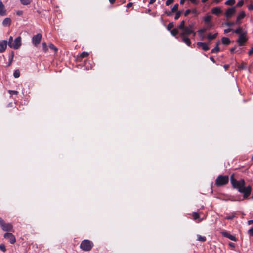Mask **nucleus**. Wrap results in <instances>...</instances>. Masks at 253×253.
Here are the masks:
<instances>
[{"label": "nucleus", "instance_id": "864d4df0", "mask_svg": "<svg viewBox=\"0 0 253 253\" xmlns=\"http://www.w3.org/2000/svg\"><path fill=\"white\" fill-rule=\"evenodd\" d=\"M229 246L234 249L235 247V244L232 242H230L229 243Z\"/></svg>", "mask_w": 253, "mask_h": 253}, {"label": "nucleus", "instance_id": "a19ab883", "mask_svg": "<svg viewBox=\"0 0 253 253\" xmlns=\"http://www.w3.org/2000/svg\"><path fill=\"white\" fill-rule=\"evenodd\" d=\"M0 249L3 252H5L6 250V247L5 245L3 244L0 245Z\"/></svg>", "mask_w": 253, "mask_h": 253}, {"label": "nucleus", "instance_id": "ea45409f", "mask_svg": "<svg viewBox=\"0 0 253 253\" xmlns=\"http://www.w3.org/2000/svg\"><path fill=\"white\" fill-rule=\"evenodd\" d=\"M248 234L250 237L253 236V227L248 231Z\"/></svg>", "mask_w": 253, "mask_h": 253}, {"label": "nucleus", "instance_id": "f3484780", "mask_svg": "<svg viewBox=\"0 0 253 253\" xmlns=\"http://www.w3.org/2000/svg\"><path fill=\"white\" fill-rule=\"evenodd\" d=\"M245 16V13L244 11H242L240 13L239 15L238 16L236 21L235 22L236 24H239V20L244 18Z\"/></svg>", "mask_w": 253, "mask_h": 253}, {"label": "nucleus", "instance_id": "8fccbe9b", "mask_svg": "<svg viewBox=\"0 0 253 253\" xmlns=\"http://www.w3.org/2000/svg\"><path fill=\"white\" fill-rule=\"evenodd\" d=\"M191 12V10L190 9L186 10L184 12V15L185 16H187L190 12Z\"/></svg>", "mask_w": 253, "mask_h": 253}, {"label": "nucleus", "instance_id": "37998d69", "mask_svg": "<svg viewBox=\"0 0 253 253\" xmlns=\"http://www.w3.org/2000/svg\"><path fill=\"white\" fill-rule=\"evenodd\" d=\"M174 2V0H167L166 2V5L169 6Z\"/></svg>", "mask_w": 253, "mask_h": 253}, {"label": "nucleus", "instance_id": "774afa93", "mask_svg": "<svg viewBox=\"0 0 253 253\" xmlns=\"http://www.w3.org/2000/svg\"><path fill=\"white\" fill-rule=\"evenodd\" d=\"M235 48H232V49H231L230 50V51L232 52V53H233L234 50H235Z\"/></svg>", "mask_w": 253, "mask_h": 253}, {"label": "nucleus", "instance_id": "423d86ee", "mask_svg": "<svg viewBox=\"0 0 253 253\" xmlns=\"http://www.w3.org/2000/svg\"><path fill=\"white\" fill-rule=\"evenodd\" d=\"M247 32H244V33L239 35L238 39L237 41V43L240 46H243L247 42V38L246 37Z\"/></svg>", "mask_w": 253, "mask_h": 253}, {"label": "nucleus", "instance_id": "6e6d98bb", "mask_svg": "<svg viewBox=\"0 0 253 253\" xmlns=\"http://www.w3.org/2000/svg\"><path fill=\"white\" fill-rule=\"evenodd\" d=\"M249 55H251L253 54V47L251 49V50L248 52Z\"/></svg>", "mask_w": 253, "mask_h": 253}, {"label": "nucleus", "instance_id": "4d7b16f0", "mask_svg": "<svg viewBox=\"0 0 253 253\" xmlns=\"http://www.w3.org/2000/svg\"><path fill=\"white\" fill-rule=\"evenodd\" d=\"M16 14L19 16L23 14V11L21 10H18L17 11Z\"/></svg>", "mask_w": 253, "mask_h": 253}, {"label": "nucleus", "instance_id": "6ab92c4d", "mask_svg": "<svg viewBox=\"0 0 253 253\" xmlns=\"http://www.w3.org/2000/svg\"><path fill=\"white\" fill-rule=\"evenodd\" d=\"M221 42L223 44L227 45L230 43L231 42L228 38L224 37L221 39Z\"/></svg>", "mask_w": 253, "mask_h": 253}, {"label": "nucleus", "instance_id": "0e129e2a", "mask_svg": "<svg viewBox=\"0 0 253 253\" xmlns=\"http://www.w3.org/2000/svg\"><path fill=\"white\" fill-rule=\"evenodd\" d=\"M186 0H180V4H183Z\"/></svg>", "mask_w": 253, "mask_h": 253}, {"label": "nucleus", "instance_id": "5701e85b", "mask_svg": "<svg viewBox=\"0 0 253 253\" xmlns=\"http://www.w3.org/2000/svg\"><path fill=\"white\" fill-rule=\"evenodd\" d=\"M197 240L201 242H205L206 240V238L205 236H202L200 235H197Z\"/></svg>", "mask_w": 253, "mask_h": 253}, {"label": "nucleus", "instance_id": "dca6fc26", "mask_svg": "<svg viewBox=\"0 0 253 253\" xmlns=\"http://www.w3.org/2000/svg\"><path fill=\"white\" fill-rule=\"evenodd\" d=\"M6 14V9L5 6L2 2L0 1V15L1 16H4Z\"/></svg>", "mask_w": 253, "mask_h": 253}, {"label": "nucleus", "instance_id": "13d9d810", "mask_svg": "<svg viewBox=\"0 0 253 253\" xmlns=\"http://www.w3.org/2000/svg\"><path fill=\"white\" fill-rule=\"evenodd\" d=\"M248 9L249 10H253V5L251 4L248 6Z\"/></svg>", "mask_w": 253, "mask_h": 253}, {"label": "nucleus", "instance_id": "09e8293b", "mask_svg": "<svg viewBox=\"0 0 253 253\" xmlns=\"http://www.w3.org/2000/svg\"><path fill=\"white\" fill-rule=\"evenodd\" d=\"M194 24L192 23V24H189L188 26H187L188 28H189L190 29L192 30H194Z\"/></svg>", "mask_w": 253, "mask_h": 253}, {"label": "nucleus", "instance_id": "e433bc0d", "mask_svg": "<svg viewBox=\"0 0 253 253\" xmlns=\"http://www.w3.org/2000/svg\"><path fill=\"white\" fill-rule=\"evenodd\" d=\"M235 214H232L231 215L227 216L225 217L224 218L226 220H231L233 219L235 217Z\"/></svg>", "mask_w": 253, "mask_h": 253}, {"label": "nucleus", "instance_id": "58836bf2", "mask_svg": "<svg viewBox=\"0 0 253 253\" xmlns=\"http://www.w3.org/2000/svg\"><path fill=\"white\" fill-rule=\"evenodd\" d=\"M43 49L45 52H46L48 50V48L46 43L44 42L42 43Z\"/></svg>", "mask_w": 253, "mask_h": 253}, {"label": "nucleus", "instance_id": "2f4dec72", "mask_svg": "<svg viewBox=\"0 0 253 253\" xmlns=\"http://www.w3.org/2000/svg\"><path fill=\"white\" fill-rule=\"evenodd\" d=\"M88 55H89V53L88 52L84 51V52H83L82 53H81V54H80V57H81L82 58H83L87 57Z\"/></svg>", "mask_w": 253, "mask_h": 253}, {"label": "nucleus", "instance_id": "4468645a", "mask_svg": "<svg viewBox=\"0 0 253 253\" xmlns=\"http://www.w3.org/2000/svg\"><path fill=\"white\" fill-rule=\"evenodd\" d=\"M182 38V40L187 46H190L191 41L190 39L188 37V36H180Z\"/></svg>", "mask_w": 253, "mask_h": 253}, {"label": "nucleus", "instance_id": "9b49d317", "mask_svg": "<svg viewBox=\"0 0 253 253\" xmlns=\"http://www.w3.org/2000/svg\"><path fill=\"white\" fill-rule=\"evenodd\" d=\"M182 32L180 34V36H188L193 32V30H192L188 28L187 27H184L182 30Z\"/></svg>", "mask_w": 253, "mask_h": 253}, {"label": "nucleus", "instance_id": "7ed1b4c3", "mask_svg": "<svg viewBox=\"0 0 253 253\" xmlns=\"http://www.w3.org/2000/svg\"><path fill=\"white\" fill-rule=\"evenodd\" d=\"M229 177L228 176L219 175L215 180V184L217 186H221L228 183Z\"/></svg>", "mask_w": 253, "mask_h": 253}, {"label": "nucleus", "instance_id": "473e14b6", "mask_svg": "<svg viewBox=\"0 0 253 253\" xmlns=\"http://www.w3.org/2000/svg\"><path fill=\"white\" fill-rule=\"evenodd\" d=\"M181 13H182V12L181 11H177L175 15L174 19L175 20H177L180 17V16L181 14Z\"/></svg>", "mask_w": 253, "mask_h": 253}, {"label": "nucleus", "instance_id": "f8f14e48", "mask_svg": "<svg viewBox=\"0 0 253 253\" xmlns=\"http://www.w3.org/2000/svg\"><path fill=\"white\" fill-rule=\"evenodd\" d=\"M221 234L224 237L228 238L232 241H236L237 240V239L235 236L232 235L227 233V232H222Z\"/></svg>", "mask_w": 253, "mask_h": 253}, {"label": "nucleus", "instance_id": "bf43d9fd", "mask_svg": "<svg viewBox=\"0 0 253 253\" xmlns=\"http://www.w3.org/2000/svg\"><path fill=\"white\" fill-rule=\"evenodd\" d=\"M156 0H150V1L149 2V4H152L154 3L156 1Z\"/></svg>", "mask_w": 253, "mask_h": 253}, {"label": "nucleus", "instance_id": "c85d7f7f", "mask_svg": "<svg viewBox=\"0 0 253 253\" xmlns=\"http://www.w3.org/2000/svg\"><path fill=\"white\" fill-rule=\"evenodd\" d=\"M238 68L240 70L245 69L247 68V64L243 62L241 65L239 66Z\"/></svg>", "mask_w": 253, "mask_h": 253}, {"label": "nucleus", "instance_id": "f704fd0d", "mask_svg": "<svg viewBox=\"0 0 253 253\" xmlns=\"http://www.w3.org/2000/svg\"><path fill=\"white\" fill-rule=\"evenodd\" d=\"M219 51V48L217 47V46H216L213 49H212L211 51V52L213 53H217Z\"/></svg>", "mask_w": 253, "mask_h": 253}, {"label": "nucleus", "instance_id": "5fc2aeb1", "mask_svg": "<svg viewBox=\"0 0 253 253\" xmlns=\"http://www.w3.org/2000/svg\"><path fill=\"white\" fill-rule=\"evenodd\" d=\"M172 13L173 12L171 11H169V12H166V14H167V15L169 16H171L172 14Z\"/></svg>", "mask_w": 253, "mask_h": 253}, {"label": "nucleus", "instance_id": "a878e982", "mask_svg": "<svg viewBox=\"0 0 253 253\" xmlns=\"http://www.w3.org/2000/svg\"><path fill=\"white\" fill-rule=\"evenodd\" d=\"M211 19V15H207L204 18V20L206 23H209L210 22Z\"/></svg>", "mask_w": 253, "mask_h": 253}, {"label": "nucleus", "instance_id": "4c0bfd02", "mask_svg": "<svg viewBox=\"0 0 253 253\" xmlns=\"http://www.w3.org/2000/svg\"><path fill=\"white\" fill-rule=\"evenodd\" d=\"M173 27V23H169L168 24L167 29L168 30H171Z\"/></svg>", "mask_w": 253, "mask_h": 253}, {"label": "nucleus", "instance_id": "338daca9", "mask_svg": "<svg viewBox=\"0 0 253 253\" xmlns=\"http://www.w3.org/2000/svg\"><path fill=\"white\" fill-rule=\"evenodd\" d=\"M224 67L226 70V69H227L229 68V65H225L224 66Z\"/></svg>", "mask_w": 253, "mask_h": 253}, {"label": "nucleus", "instance_id": "bb28decb", "mask_svg": "<svg viewBox=\"0 0 253 253\" xmlns=\"http://www.w3.org/2000/svg\"><path fill=\"white\" fill-rule=\"evenodd\" d=\"M178 7H179L178 4H177V3L175 4L174 5V6L172 7V8H171L172 12H174L176 11L177 12V10L178 9Z\"/></svg>", "mask_w": 253, "mask_h": 253}, {"label": "nucleus", "instance_id": "412c9836", "mask_svg": "<svg viewBox=\"0 0 253 253\" xmlns=\"http://www.w3.org/2000/svg\"><path fill=\"white\" fill-rule=\"evenodd\" d=\"M207 30V28H203L202 29H199L198 31V33L200 35V36L201 38V39H203L204 38V36H203V33Z\"/></svg>", "mask_w": 253, "mask_h": 253}, {"label": "nucleus", "instance_id": "680f3d73", "mask_svg": "<svg viewBox=\"0 0 253 253\" xmlns=\"http://www.w3.org/2000/svg\"><path fill=\"white\" fill-rule=\"evenodd\" d=\"M132 5V3L129 2L127 4V7H130Z\"/></svg>", "mask_w": 253, "mask_h": 253}, {"label": "nucleus", "instance_id": "c9c22d12", "mask_svg": "<svg viewBox=\"0 0 253 253\" xmlns=\"http://www.w3.org/2000/svg\"><path fill=\"white\" fill-rule=\"evenodd\" d=\"M49 47L51 49L53 50L55 52H56L57 51V48L53 44H50L49 45Z\"/></svg>", "mask_w": 253, "mask_h": 253}, {"label": "nucleus", "instance_id": "c03bdc74", "mask_svg": "<svg viewBox=\"0 0 253 253\" xmlns=\"http://www.w3.org/2000/svg\"><path fill=\"white\" fill-rule=\"evenodd\" d=\"M235 23V22H225L224 23V24L226 25V26H232L233 25H234Z\"/></svg>", "mask_w": 253, "mask_h": 253}, {"label": "nucleus", "instance_id": "0eeeda50", "mask_svg": "<svg viewBox=\"0 0 253 253\" xmlns=\"http://www.w3.org/2000/svg\"><path fill=\"white\" fill-rule=\"evenodd\" d=\"M42 37V34L40 33H38L35 35H34L32 39V43L35 46H37L41 42Z\"/></svg>", "mask_w": 253, "mask_h": 253}, {"label": "nucleus", "instance_id": "1a4fd4ad", "mask_svg": "<svg viewBox=\"0 0 253 253\" xmlns=\"http://www.w3.org/2000/svg\"><path fill=\"white\" fill-rule=\"evenodd\" d=\"M235 7H232L228 8L225 12V16L227 18L231 17L235 13Z\"/></svg>", "mask_w": 253, "mask_h": 253}, {"label": "nucleus", "instance_id": "9d476101", "mask_svg": "<svg viewBox=\"0 0 253 253\" xmlns=\"http://www.w3.org/2000/svg\"><path fill=\"white\" fill-rule=\"evenodd\" d=\"M7 45V41L6 40L0 41V53H3L5 51Z\"/></svg>", "mask_w": 253, "mask_h": 253}, {"label": "nucleus", "instance_id": "79ce46f5", "mask_svg": "<svg viewBox=\"0 0 253 253\" xmlns=\"http://www.w3.org/2000/svg\"><path fill=\"white\" fill-rule=\"evenodd\" d=\"M13 42V37L12 36H10L8 42H7V44L9 46V45H11V43Z\"/></svg>", "mask_w": 253, "mask_h": 253}, {"label": "nucleus", "instance_id": "393cba45", "mask_svg": "<svg viewBox=\"0 0 253 253\" xmlns=\"http://www.w3.org/2000/svg\"><path fill=\"white\" fill-rule=\"evenodd\" d=\"M20 2L23 5H27L31 3V0H20Z\"/></svg>", "mask_w": 253, "mask_h": 253}, {"label": "nucleus", "instance_id": "f03ea898", "mask_svg": "<svg viewBox=\"0 0 253 253\" xmlns=\"http://www.w3.org/2000/svg\"><path fill=\"white\" fill-rule=\"evenodd\" d=\"M80 248L84 251H89L93 247V243L89 240H83L80 244Z\"/></svg>", "mask_w": 253, "mask_h": 253}, {"label": "nucleus", "instance_id": "20e7f679", "mask_svg": "<svg viewBox=\"0 0 253 253\" xmlns=\"http://www.w3.org/2000/svg\"><path fill=\"white\" fill-rule=\"evenodd\" d=\"M21 45V38L20 36H18L16 38L11 45H9V47L13 48L14 49H18Z\"/></svg>", "mask_w": 253, "mask_h": 253}, {"label": "nucleus", "instance_id": "ddd939ff", "mask_svg": "<svg viewBox=\"0 0 253 253\" xmlns=\"http://www.w3.org/2000/svg\"><path fill=\"white\" fill-rule=\"evenodd\" d=\"M197 45L198 47H201L202 49L205 51H207L210 49L208 46V44L205 43L204 42H199L197 43Z\"/></svg>", "mask_w": 253, "mask_h": 253}, {"label": "nucleus", "instance_id": "b1692460", "mask_svg": "<svg viewBox=\"0 0 253 253\" xmlns=\"http://www.w3.org/2000/svg\"><path fill=\"white\" fill-rule=\"evenodd\" d=\"M235 0H228L225 2V4L227 5H233L235 4Z\"/></svg>", "mask_w": 253, "mask_h": 253}, {"label": "nucleus", "instance_id": "cd10ccee", "mask_svg": "<svg viewBox=\"0 0 253 253\" xmlns=\"http://www.w3.org/2000/svg\"><path fill=\"white\" fill-rule=\"evenodd\" d=\"M186 26H185V21L184 20H182L180 22L179 25L178 26V28L180 30H182Z\"/></svg>", "mask_w": 253, "mask_h": 253}, {"label": "nucleus", "instance_id": "aec40b11", "mask_svg": "<svg viewBox=\"0 0 253 253\" xmlns=\"http://www.w3.org/2000/svg\"><path fill=\"white\" fill-rule=\"evenodd\" d=\"M232 32L235 33H236V34H239V35H240V34L244 33L245 31H243V29H242V28L241 27H238L235 30L232 29Z\"/></svg>", "mask_w": 253, "mask_h": 253}, {"label": "nucleus", "instance_id": "6e6552de", "mask_svg": "<svg viewBox=\"0 0 253 253\" xmlns=\"http://www.w3.org/2000/svg\"><path fill=\"white\" fill-rule=\"evenodd\" d=\"M4 237L7 239L11 244H14L16 242L15 236L11 233L7 232L5 233Z\"/></svg>", "mask_w": 253, "mask_h": 253}, {"label": "nucleus", "instance_id": "de8ad7c7", "mask_svg": "<svg viewBox=\"0 0 253 253\" xmlns=\"http://www.w3.org/2000/svg\"><path fill=\"white\" fill-rule=\"evenodd\" d=\"M191 12L195 15L197 16L198 14V12L196 9H193L191 10Z\"/></svg>", "mask_w": 253, "mask_h": 253}, {"label": "nucleus", "instance_id": "4be33fe9", "mask_svg": "<svg viewBox=\"0 0 253 253\" xmlns=\"http://www.w3.org/2000/svg\"><path fill=\"white\" fill-rule=\"evenodd\" d=\"M217 33H216L213 35H211V34L210 33L207 35V38L208 40L211 41L215 39L217 36Z\"/></svg>", "mask_w": 253, "mask_h": 253}, {"label": "nucleus", "instance_id": "e2e57ef3", "mask_svg": "<svg viewBox=\"0 0 253 253\" xmlns=\"http://www.w3.org/2000/svg\"><path fill=\"white\" fill-rule=\"evenodd\" d=\"M210 59L211 61H212L213 63H215V60H214V59L213 57H211L210 58Z\"/></svg>", "mask_w": 253, "mask_h": 253}, {"label": "nucleus", "instance_id": "f257e3e1", "mask_svg": "<svg viewBox=\"0 0 253 253\" xmlns=\"http://www.w3.org/2000/svg\"><path fill=\"white\" fill-rule=\"evenodd\" d=\"M230 181L233 187L237 189L240 193L243 194L244 199H246L250 196L252 191V187L250 185L246 187L245 181L244 179L237 180L234 178V175H232Z\"/></svg>", "mask_w": 253, "mask_h": 253}, {"label": "nucleus", "instance_id": "c756f323", "mask_svg": "<svg viewBox=\"0 0 253 253\" xmlns=\"http://www.w3.org/2000/svg\"><path fill=\"white\" fill-rule=\"evenodd\" d=\"M20 75V73L19 70H16L13 73V76L16 78L19 77Z\"/></svg>", "mask_w": 253, "mask_h": 253}, {"label": "nucleus", "instance_id": "a211bd4d", "mask_svg": "<svg viewBox=\"0 0 253 253\" xmlns=\"http://www.w3.org/2000/svg\"><path fill=\"white\" fill-rule=\"evenodd\" d=\"M11 22V20L10 18H6L3 20L2 25L4 27L8 26H10Z\"/></svg>", "mask_w": 253, "mask_h": 253}, {"label": "nucleus", "instance_id": "2eb2a0df", "mask_svg": "<svg viewBox=\"0 0 253 253\" xmlns=\"http://www.w3.org/2000/svg\"><path fill=\"white\" fill-rule=\"evenodd\" d=\"M211 11L213 14H215L216 15H218L222 13L221 9L219 7H215L213 8Z\"/></svg>", "mask_w": 253, "mask_h": 253}, {"label": "nucleus", "instance_id": "052dcab7", "mask_svg": "<svg viewBox=\"0 0 253 253\" xmlns=\"http://www.w3.org/2000/svg\"><path fill=\"white\" fill-rule=\"evenodd\" d=\"M248 224L249 225H251V224H253V220H249V221H248Z\"/></svg>", "mask_w": 253, "mask_h": 253}, {"label": "nucleus", "instance_id": "7c9ffc66", "mask_svg": "<svg viewBox=\"0 0 253 253\" xmlns=\"http://www.w3.org/2000/svg\"><path fill=\"white\" fill-rule=\"evenodd\" d=\"M170 32L172 35L175 36L178 33V31L176 28H174Z\"/></svg>", "mask_w": 253, "mask_h": 253}, {"label": "nucleus", "instance_id": "69168bd1", "mask_svg": "<svg viewBox=\"0 0 253 253\" xmlns=\"http://www.w3.org/2000/svg\"><path fill=\"white\" fill-rule=\"evenodd\" d=\"M221 1V0H214V2L216 3H219Z\"/></svg>", "mask_w": 253, "mask_h": 253}, {"label": "nucleus", "instance_id": "72a5a7b5", "mask_svg": "<svg viewBox=\"0 0 253 253\" xmlns=\"http://www.w3.org/2000/svg\"><path fill=\"white\" fill-rule=\"evenodd\" d=\"M192 215L194 220L198 219L200 218L199 214L196 212H193Z\"/></svg>", "mask_w": 253, "mask_h": 253}, {"label": "nucleus", "instance_id": "49530a36", "mask_svg": "<svg viewBox=\"0 0 253 253\" xmlns=\"http://www.w3.org/2000/svg\"><path fill=\"white\" fill-rule=\"evenodd\" d=\"M8 92L10 94H14V95H17L18 94V91H15V90H9L8 91Z\"/></svg>", "mask_w": 253, "mask_h": 253}, {"label": "nucleus", "instance_id": "603ef678", "mask_svg": "<svg viewBox=\"0 0 253 253\" xmlns=\"http://www.w3.org/2000/svg\"><path fill=\"white\" fill-rule=\"evenodd\" d=\"M191 3L194 4H198L199 2L197 0H189Z\"/></svg>", "mask_w": 253, "mask_h": 253}, {"label": "nucleus", "instance_id": "39448f33", "mask_svg": "<svg viewBox=\"0 0 253 253\" xmlns=\"http://www.w3.org/2000/svg\"><path fill=\"white\" fill-rule=\"evenodd\" d=\"M0 226L4 231H11L12 230L13 227L11 224L6 223L1 218H0Z\"/></svg>", "mask_w": 253, "mask_h": 253}, {"label": "nucleus", "instance_id": "3c124183", "mask_svg": "<svg viewBox=\"0 0 253 253\" xmlns=\"http://www.w3.org/2000/svg\"><path fill=\"white\" fill-rule=\"evenodd\" d=\"M230 31H232V29L230 28L226 29L224 30V33L226 34L227 33Z\"/></svg>", "mask_w": 253, "mask_h": 253}, {"label": "nucleus", "instance_id": "a18cd8bd", "mask_svg": "<svg viewBox=\"0 0 253 253\" xmlns=\"http://www.w3.org/2000/svg\"><path fill=\"white\" fill-rule=\"evenodd\" d=\"M243 4H244V1L240 0L237 3L236 6L237 7H241L243 5Z\"/></svg>", "mask_w": 253, "mask_h": 253}]
</instances>
